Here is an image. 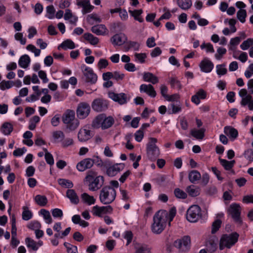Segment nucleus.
Wrapping results in <instances>:
<instances>
[{
    "instance_id": "f8f14e48",
    "label": "nucleus",
    "mask_w": 253,
    "mask_h": 253,
    "mask_svg": "<svg viewBox=\"0 0 253 253\" xmlns=\"http://www.w3.org/2000/svg\"><path fill=\"white\" fill-rule=\"evenodd\" d=\"M84 75L85 78L86 82L91 84H95L97 80V76L94 73L93 70L90 67L85 65L82 66Z\"/></svg>"
},
{
    "instance_id": "37998d69",
    "label": "nucleus",
    "mask_w": 253,
    "mask_h": 253,
    "mask_svg": "<svg viewBox=\"0 0 253 253\" xmlns=\"http://www.w3.org/2000/svg\"><path fill=\"white\" fill-rule=\"evenodd\" d=\"M134 56L135 58V61L136 62H138L140 63H144L145 59L147 57V55L145 53H135Z\"/></svg>"
},
{
    "instance_id": "473e14b6",
    "label": "nucleus",
    "mask_w": 253,
    "mask_h": 253,
    "mask_svg": "<svg viewBox=\"0 0 253 253\" xmlns=\"http://www.w3.org/2000/svg\"><path fill=\"white\" fill-rule=\"evenodd\" d=\"M83 37L85 40L87 41L92 45H95L99 42L98 38L94 37L92 34L90 33H85L84 34Z\"/></svg>"
},
{
    "instance_id": "6e6d98bb",
    "label": "nucleus",
    "mask_w": 253,
    "mask_h": 253,
    "mask_svg": "<svg viewBox=\"0 0 253 253\" xmlns=\"http://www.w3.org/2000/svg\"><path fill=\"white\" fill-rule=\"evenodd\" d=\"M47 14L46 16L49 19H52L54 17L55 9L53 5H49L46 7Z\"/></svg>"
},
{
    "instance_id": "a18cd8bd",
    "label": "nucleus",
    "mask_w": 253,
    "mask_h": 253,
    "mask_svg": "<svg viewBox=\"0 0 253 253\" xmlns=\"http://www.w3.org/2000/svg\"><path fill=\"white\" fill-rule=\"evenodd\" d=\"M247 12L245 9H240L237 13V17L240 21L244 23L246 21Z\"/></svg>"
},
{
    "instance_id": "0e129e2a",
    "label": "nucleus",
    "mask_w": 253,
    "mask_h": 253,
    "mask_svg": "<svg viewBox=\"0 0 253 253\" xmlns=\"http://www.w3.org/2000/svg\"><path fill=\"white\" fill-rule=\"evenodd\" d=\"M15 39L16 41H19L20 43L24 45L26 43V39L23 38V34L21 33H17L14 35Z\"/></svg>"
},
{
    "instance_id": "c756f323",
    "label": "nucleus",
    "mask_w": 253,
    "mask_h": 253,
    "mask_svg": "<svg viewBox=\"0 0 253 253\" xmlns=\"http://www.w3.org/2000/svg\"><path fill=\"white\" fill-rule=\"evenodd\" d=\"M30 61L31 59L30 57L27 54H24L20 57L18 61V64L21 67L26 68L29 66Z\"/></svg>"
},
{
    "instance_id": "a878e982",
    "label": "nucleus",
    "mask_w": 253,
    "mask_h": 253,
    "mask_svg": "<svg viewBox=\"0 0 253 253\" xmlns=\"http://www.w3.org/2000/svg\"><path fill=\"white\" fill-rule=\"evenodd\" d=\"M75 43L70 39H67L63 42L58 46V49L60 50L62 48L64 50L67 49H72L75 48Z\"/></svg>"
},
{
    "instance_id": "f03ea898",
    "label": "nucleus",
    "mask_w": 253,
    "mask_h": 253,
    "mask_svg": "<svg viewBox=\"0 0 253 253\" xmlns=\"http://www.w3.org/2000/svg\"><path fill=\"white\" fill-rule=\"evenodd\" d=\"M62 121L65 124L66 128L70 130H75L80 125L78 119L75 118V112L71 110H67L64 113Z\"/></svg>"
},
{
    "instance_id": "393cba45",
    "label": "nucleus",
    "mask_w": 253,
    "mask_h": 253,
    "mask_svg": "<svg viewBox=\"0 0 253 253\" xmlns=\"http://www.w3.org/2000/svg\"><path fill=\"white\" fill-rule=\"evenodd\" d=\"M143 79L144 81L149 82L152 84H156L159 82L158 78L150 72H145L143 74Z\"/></svg>"
},
{
    "instance_id": "8fccbe9b",
    "label": "nucleus",
    "mask_w": 253,
    "mask_h": 253,
    "mask_svg": "<svg viewBox=\"0 0 253 253\" xmlns=\"http://www.w3.org/2000/svg\"><path fill=\"white\" fill-rule=\"evenodd\" d=\"M186 191L192 197H196L199 195V192L195 188V186L191 185L187 187Z\"/></svg>"
},
{
    "instance_id": "de8ad7c7",
    "label": "nucleus",
    "mask_w": 253,
    "mask_h": 253,
    "mask_svg": "<svg viewBox=\"0 0 253 253\" xmlns=\"http://www.w3.org/2000/svg\"><path fill=\"white\" fill-rule=\"evenodd\" d=\"M28 228L36 231L42 227L41 223L37 220L31 221L28 225Z\"/></svg>"
},
{
    "instance_id": "7c9ffc66",
    "label": "nucleus",
    "mask_w": 253,
    "mask_h": 253,
    "mask_svg": "<svg viewBox=\"0 0 253 253\" xmlns=\"http://www.w3.org/2000/svg\"><path fill=\"white\" fill-rule=\"evenodd\" d=\"M81 197L83 201L88 205H91L95 203L96 200L93 196H90L86 193H83Z\"/></svg>"
},
{
    "instance_id": "2f4dec72",
    "label": "nucleus",
    "mask_w": 253,
    "mask_h": 253,
    "mask_svg": "<svg viewBox=\"0 0 253 253\" xmlns=\"http://www.w3.org/2000/svg\"><path fill=\"white\" fill-rule=\"evenodd\" d=\"M177 4L182 9L186 10L191 7L192 3L191 0H177Z\"/></svg>"
},
{
    "instance_id": "c9c22d12",
    "label": "nucleus",
    "mask_w": 253,
    "mask_h": 253,
    "mask_svg": "<svg viewBox=\"0 0 253 253\" xmlns=\"http://www.w3.org/2000/svg\"><path fill=\"white\" fill-rule=\"evenodd\" d=\"M181 111V105L179 102H176V104L171 103L169 108V114H176Z\"/></svg>"
},
{
    "instance_id": "5fc2aeb1",
    "label": "nucleus",
    "mask_w": 253,
    "mask_h": 253,
    "mask_svg": "<svg viewBox=\"0 0 253 253\" xmlns=\"http://www.w3.org/2000/svg\"><path fill=\"white\" fill-rule=\"evenodd\" d=\"M174 193L178 198L185 199L187 197V194L179 188H176L174 190Z\"/></svg>"
},
{
    "instance_id": "338daca9",
    "label": "nucleus",
    "mask_w": 253,
    "mask_h": 253,
    "mask_svg": "<svg viewBox=\"0 0 253 253\" xmlns=\"http://www.w3.org/2000/svg\"><path fill=\"white\" fill-rule=\"evenodd\" d=\"M108 65V62L106 59L102 58L99 60L97 67L99 70L105 68Z\"/></svg>"
},
{
    "instance_id": "a19ab883",
    "label": "nucleus",
    "mask_w": 253,
    "mask_h": 253,
    "mask_svg": "<svg viewBox=\"0 0 253 253\" xmlns=\"http://www.w3.org/2000/svg\"><path fill=\"white\" fill-rule=\"evenodd\" d=\"M221 165L226 170H230L233 167L235 163L234 161H228L225 159H219Z\"/></svg>"
},
{
    "instance_id": "2eb2a0df",
    "label": "nucleus",
    "mask_w": 253,
    "mask_h": 253,
    "mask_svg": "<svg viewBox=\"0 0 253 253\" xmlns=\"http://www.w3.org/2000/svg\"><path fill=\"white\" fill-rule=\"evenodd\" d=\"M94 160L91 158H85L79 162L76 168L79 171H84L87 169H90L94 165Z\"/></svg>"
},
{
    "instance_id": "58836bf2",
    "label": "nucleus",
    "mask_w": 253,
    "mask_h": 253,
    "mask_svg": "<svg viewBox=\"0 0 253 253\" xmlns=\"http://www.w3.org/2000/svg\"><path fill=\"white\" fill-rule=\"evenodd\" d=\"M40 212L41 214L43 216V217L46 223L50 224L52 223V219L49 211L45 209H42Z\"/></svg>"
},
{
    "instance_id": "dca6fc26",
    "label": "nucleus",
    "mask_w": 253,
    "mask_h": 253,
    "mask_svg": "<svg viewBox=\"0 0 253 253\" xmlns=\"http://www.w3.org/2000/svg\"><path fill=\"white\" fill-rule=\"evenodd\" d=\"M93 134L90 130L86 127L81 128L78 134V138L80 141L85 142L90 139Z\"/></svg>"
},
{
    "instance_id": "f704fd0d",
    "label": "nucleus",
    "mask_w": 253,
    "mask_h": 253,
    "mask_svg": "<svg viewBox=\"0 0 253 253\" xmlns=\"http://www.w3.org/2000/svg\"><path fill=\"white\" fill-rule=\"evenodd\" d=\"M34 199L36 203L41 207L45 206L48 201L47 198L45 196L41 195H36Z\"/></svg>"
},
{
    "instance_id": "cd10ccee",
    "label": "nucleus",
    "mask_w": 253,
    "mask_h": 253,
    "mask_svg": "<svg viewBox=\"0 0 253 253\" xmlns=\"http://www.w3.org/2000/svg\"><path fill=\"white\" fill-rule=\"evenodd\" d=\"M140 43L137 42L128 41L126 43L124 48L126 51H128L130 49H133L135 51H138L140 48Z\"/></svg>"
},
{
    "instance_id": "69168bd1",
    "label": "nucleus",
    "mask_w": 253,
    "mask_h": 253,
    "mask_svg": "<svg viewBox=\"0 0 253 253\" xmlns=\"http://www.w3.org/2000/svg\"><path fill=\"white\" fill-rule=\"evenodd\" d=\"M201 49L206 48L207 52L213 53L214 52L213 47L211 43H203L201 45Z\"/></svg>"
},
{
    "instance_id": "39448f33",
    "label": "nucleus",
    "mask_w": 253,
    "mask_h": 253,
    "mask_svg": "<svg viewBox=\"0 0 253 253\" xmlns=\"http://www.w3.org/2000/svg\"><path fill=\"white\" fill-rule=\"evenodd\" d=\"M238 238L239 234L236 232L223 235L220 240L219 249L222 250L225 248L230 249L238 241Z\"/></svg>"
},
{
    "instance_id": "9b49d317",
    "label": "nucleus",
    "mask_w": 253,
    "mask_h": 253,
    "mask_svg": "<svg viewBox=\"0 0 253 253\" xmlns=\"http://www.w3.org/2000/svg\"><path fill=\"white\" fill-rule=\"evenodd\" d=\"M91 107L92 109L97 112H101L105 111L108 109V102L101 98L95 99L92 102Z\"/></svg>"
},
{
    "instance_id": "4c0bfd02",
    "label": "nucleus",
    "mask_w": 253,
    "mask_h": 253,
    "mask_svg": "<svg viewBox=\"0 0 253 253\" xmlns=\"http://www.w3.org/2000/svg\"><path fill=\"white\" fill-rule=\"evenodd\" d=\"M22 219L24 220H29L32 218L33 213L27 207H23V212L22 214Z\"/></svg>"
},
{
    "instance_id": "5701e85b",
    "label": "nucleus",
    "mask_w": 253,
    "mask_h": 253,
    "mask_svg": "<svg viewBox=\"0 0 253 253\" xmlns=\"http://www.w3.org/2000/svg\"><path fill=\"white\" fill-rule=\"evenodd\" d=\"M224 133L230 138L235 139L238 136L237 130L231 126H226L224 128Z\"/></svg>"
},
{
    "instance_id": "13d9d810",
    "label": "nucleus",
    "mask_w": 253,
    "mask_h": 253,
    "mask_svg": "<svg viewBox=\"0 0 253 253\" xmlns=\"http://www.w3.org/2000/svg\"><path fill=\"white\" fill-rule=\"evenodd\" d=\"M253 45V42H251V38L248 39L247 40L244 41L240 45V48L245 50L248 49L251 46Z\"/></svg>"
},
{
    "instance_id": "ea45409f",
    "label": "nucleus",
    "mask_w": 253,
    "mask_h": 253,
    "mask_svg": "<svg viewBox=\"0 0 253 253\" xmlns=\"http://www.w3.org/2000/svg\"><path fill=\"white\" fill-rule=\"evenodd\" d=\"M26 244L28 248H31L33 251H36L38 250V246H37V242L30 238H26L25 239Z\"/></svg>"
},
{
    "instance_id": "09e8293b",
    "label": "nucleus",
    "mask_w": 253,
    "mask_h": 253,
    "mask_svg": "<svg viewBox=\"0 0 253 253\" xmlns=\"http://www.w3.org/2000/svg\"><path fill=\"white\" fill-rule=\"evenodd\" d=\"M121 194V199L125 202H127L130 200V194L125 189L122 188L120 189Z\"/></svg>"
},
{
    "instance_id": "bf43d9fd",
    "label": "nucleus",
    "mask_w": 253,
    "mask_h": 253,
    "mask_svg": "<svg viewBox=\"0 0 253 253\" xmlns=\"http://www.w3.org/2000/svg\"><path fill=\"white\" fill-rule=\"evenodd\" d=\"M96 176H98L97 172L94 170H90L87 172L85 179L87 181L89 182L94 179Z\"/></svg>"
},
{
    "instance_id": "1a4fd4ad",
    "label": "nucleus",
    "mask_w": 253,
    "mask_h": 253,
    "mask_svg": "<svg viewBox=\"0 0 253 253\" xmlns=\"http://www.w3.org/2000/svg\"><path fill=\"white\" fill-rule=\"evenodd\" d=\"M90 112V107L88 103L83 102L78 104L76 113L79 119H84L88 116Z\"/></svg>"
},
{
    "instance_id": "680f3d73",
    "label": "nucleus",
    "mask_w": 253,
    "mask_h": 253,
    "mask_svg": "<svg viewBox=\"0 0 253 253\" xmlns=\"http://www.w3.org/2000/svg\"><path fill=\"white\" fill-rule=\"evenodd\" d=\"M12 86V82L10 81H2L0 83V88L1 90L9 89Z\"/></svg>"
},
{
    "instance_id": "6e6552de",
    "label": "nucleus",
    "mask_w": 253,
    "mask_h": 253,
    "mask_svg": "<svg viewBox=\"0 0 253 253\" xmlns=\"http://www.w3.org/2000/svg\"><path fill=\"white\" fill-rule=\"evenodd\" d=\"M241 208L240 205L237 203L231 204L228 208V212L231 215L234 220L238 223H241L242 220L241 218Z\"/></svg>"
},
{
    "instance_id": "052dcab7",
    "label": "nucleus",
    "mask_w": 253,
    "mask_h": 253,
    "mask_svg": "<svg viewBox=\"0 0 253 253\" xmlns=\"http://www.w3.org/2000/svg\"><path fill=\"white\" fill-rule=\"evenodd\" d=\"M221 224V221L220 219H216L215 220L212 225L211 233H215L220 228Z\"/></svg>"
},
{
    "instance_id": "c85d7f7f",
    "label": "nucleus",
    "mask_w": 253,
    "mask_h": 253,
    "mask_svg": "<svg viewBox=\"0 0 253 253\" xmlns=\"http://www.w3.org/2000/svg\"><path fill=\"white\" fill-rule=\"evenodd\" d=\"M135 253H150V249L145 244H136L134 246Z\"/></svg>"
},
{
    "instance_id": "9d476101",
    "label": "nucleus",
    "mask_w": 253,
    "mask_h": 253,
    "mask_svg": "<svg viewBox=\"0 0 253 253\" xmlns=\"http://www.w3.org/2000/svg\"><path fill=\"white\" fill-rule=\"evenodd\" d=\"M190 238L189 236H184L182 238L177 239L173 243L174 246L181 252H187L190 248Z\"/></svg>"
},
{
    "instance_id": "79ce46f5",
    "label": "nucleus",
    "mask_w": 253,
    "mask_h": 253,
    "mask_svg": "<svg viewBox=\"0 0 253 253\" xmlns=\"http://www.w3.org/2000/svg\"><path fill=\"white\" fill-rule=\"evenodd\" d=\"M216 73L219 76L224 75L227 73V70L224 64L216 65Z\"/></svg>"
},
{
    "instance_id": "e433bc0d",
    "label": "nucleus",
    "mask_w": 253,
    "mask_h": 253,
    "mask_svg": "<svg viewBox=\"0 0 253 253\" xmlns=\"http://www.w3.org/2000/svg\"><path fill=\"white\" fill-rule=\"evenodd\" d=\"M206 246L207 250L210 253L215 251L217 248V244L212 240H209L206 242Z\"/></svg>"
},
{
    "instance_id": "603ef678",
    "label": "nucleus",
    "mask_w": 253,
    "mask_h": 253,
    "mask_svg": "<svg viewBox=\"0 0 253 253\" xmlns=\"http://www.w3.org/2000/svg\"><path fill=\"white\" fill-rule=\"evenodd\" d=\"M64 246L67 249L68 253H77V247L75 246L72 245L70 243L65 242Z\"/></svg>"
},
{
    "instance_id": "4468645a",
    "label": "nucleus",
    "mask_w": 253,
    "mask_h": 253,
    "mask_svg": "<svg viewBox=\"0 0 253 253\" xmlns=\"http://www.w3.org/2000/svg\"><path fill=\"white\" fill-rule=\"evenodd\" d=\"M108 96L121 105L125 104L127 102L126 94L124 93H116L114 92H109Z\"/></svg>"
},
{
    "instance_id": "4be33fe9",
    "label": "nucleus",
    "mask_w": 253,
    "mask_h": 253,
    "mask_svg": "<svg viewBox=\"0 0 253 253\" xmlns=\"http://www.w3.org/2000/svg\"><path fill=\"white\" fill-rule=\"evenodd\" d=\"M91 31L97 35H104L107 31V29L104 25L98 24L92 26Z\"/></svg>"
},
{
    "instance_id": "bb28decb",
    "label": "nucleus",
    "mask_w": 253,
    "mask_h": 253,
    "mask_svg": "<svg viewBox=\"0 0 253 253\" xmlns=\"http://www.w3.org/2000/svg\"><path fill=\"white\" fill-rule=\"evenodd\" d=\"M13 130V127L11 124L8 122H4L0 128L1 132L5 135H9Z\"/></svg>"
},
{
    "instance_id": "e2e57ef3",
    "label": "nucleus",
    "mask_w": 253,
    "mask_h": 253,
    "mask_svg": "<svg viewBox=\"0 0 253 253\" xmlns=\"http://www.w3.org/2000/svg\"><path fill=\"white\" fill-rule=\"evenodd\" d=\"M226 53V49L223 47H219L217 49V53L215 54V57L217 60H220L222 56Z\"/></svg>"
},
{
    "instance_id": "aec40b11",
    "label": "nucleus",
    "mask_w": 253,
    "mask_h": 253,
    "mask_svg": "<svg viewBox=\"0 0 253 253\" xmlns=\"http://www.w3.org/2000/svg\"><path fill=\"white\" fill-rule=\"evenodd\" d=\"M140 92H144L151 97H155L156 96V92L154 87L150 84H142L140 86Z\"/></svg>"
},
{
    "instance_id": "ddd939ff",
    "label": "nucleus",
    "mask_w": 253,
    "mask_h": 253,
    "mask_svg": "<svg viewBox=\"0 0 253 253\" xmlns=\"http://www.w3.org/2000/svg\"><path fill=\"white\" fill-rule=\"evenodd\" d=\"M104 177L103 176H96L93 180L89 181L88 189L91 191H96L102 186L104 184Z\"/></svg>"
},
{
    "instance_id": "4d7b16f0",
    "label": "nucleus",
    "mask_w": 253,
    "mask_h": 253,
    "mask_svg": "<svg viewBox=\"0 0 253 253\" xmlns=\"http://www.w3.org/2000/svg\"><path fill=\"white\" fill-rule=\"evenodd\" d=\"M59 183L60 185L65 186L68 188H71L73 187V184L72 181L65 179H60Z\"/></svg>"
},
{
    "instance_id": "f257e3e1",
    "label": "nucleus",
    "mask_w": 253,
    "mask_h": 253,
    "mask_svg": "<svg viewBox=\"0 0 253 253\" xmlns=\"http://www.w3.org/2000/svg\"><path fill=\"white\" fill-rule=\"evenodd\" d=\"M116 197V190L110 186L103 187L100 191L99 200L104 205H109Z\"/></svg>"
},
{
    "instance_id": "a211bd4d",
    "label": "nucleus",
    "mask_w": 253,
    "mask_h": 253,
    "mask_svg": "<svg viewBox=\"0 0 253 253\" xmlns=\"http://www.w3.org/2000/svg\"><path fill=\"white\" fill-rule=\"evenodd\" d=\"M201 70L205 73H210L213 68V64L208 58H204L199 65Z\"/></svg>"
},
{
    "instance_id": "49530a36",
    "label": "nucleus",
    "mask_w": 253,
    "mask_h": 253,
    "mask_svg": "<svg viewBox=\"0 0 253 253\" xmlns=\"http://www.w3.org/2000/svg\"><path fill=\"white\" fill-rule=\"evenodd\" d=\"M52 136L55 140L62 141L64 138L65 135L62 131L57 130L53 132Z\"/></svg>"
},
{
    "instance_id": "20e7f679",
    "label": "nucleus",
    "mask_w": 253,
    "mask_h": 253,
    "mask_svg": "<svg viewBox=\"0 0 253 253\" xmlns=\"http://www.w3.org/2000/svg\"><path fill=\"white\" fill-rule=\"evenodd\" d=\"M157 142L156 138L150 137L146 145L147 156L152 161L156 160L160 154V149L156 145Z\"/></svg>"
},
{
    "instance_id": "412c9836",
    "label": "nucleus",
    "mask_w": 253,
    "mask_h": 253,
    "mask_svg": "<svg viewBox=\"0 0 253 253\" xmlns=\"http://www.w3.org/2000/svg\"><path fill=\"white\" fill-rule=\"evenodd\" d=\"M66 196L69 199L71 203L74 205H77L80 202L79 198L73 189H68L66 192Z\"/></svg>"
},
{
    "instance_id": "864d4df0",
    "label": "nucleus",
    "mask_w": 253,
    "mask_h": 253,
    "mask_svg": "<svg viewBox=\"0 0 253 253\" xmlns=\"http://www.w3.org/2000/svg\"><path fill=\"white\" fill-rule=\"evenodd\" d=\"M91 212L94 215L99 217L103 214L102 207L98 206L93 207Z\"/></svg>"
},
{
    "instance_id": "c03bdc74",
    "label": "nucleus",
    "mask_w": 253,
    "mask_h": 253,
    "mask_svg": "<svg viewBox=\"0 0 253 253\" xmlns=\"http://www.w3.org/2000/svg\"><path fill=\"white\" fill-rule=\"evenodd\" d=\"M120 169L118 165H115L110 167L107 169V173L109 175L114 176L116 175L119 171Z\"/></svg>"
},
{
    "instance_id": "7ed1b4c3",
    "label": "nucleus",
    "mask_w": 253,
    "mask_h": 253,
    "mask_svg": "<svg viewBox=\"0 0 253 253\" xmlns=\"http://www.w3.org/2000/svg\"><path fill=\"white\" fill-rule=\"evenodd\" d=\"M114 119L111 116L106 117L104 114L98 115L93 121L92 126L93 127H99L107 129L110 127L114 123Z\"/></svg>"
},
{
    "instance_id": "3c124183",
    "label": "nucleus",
    "mask_w": 253,
    "mask_h": 253,
    "mask_svg": "<svg viewBox=\"0 0 253 253\" xmlns=\"http://www.w3.org/2000/svg\"><path fill=\"white\" fill-rule=\"evenodd\" d=\"M241 41L240 38L236 37L234 38H232L230 41V44L231 45L229 47V49L231 50H234L235 47L234 46H237L239 44Z\"/></svg>"
},
{
    "instance_id": "774afa93",
    "label": "nucleus",
    "mask_w": 253,
    "mask_h": 253,
    "mask_svg": "<svg viewBox=\"0 0 253 253\" xmlns=\"http://www.w3.org/2000/svg\"><path fill=\"white\" fill-rule=\"evenodd\" d=\"M51 212L52 216L55 218H61L63 215L62 211L58 208L52 210Z\"/></svg>"
},
{
    "instance_id": "b1692460",
    "label": "nucleus",
    "mask_w": 253,
    "mask_h": 253,
    "mask_svg": "<svg viewBox=\"0 0 253 253\" xmlns=\"http://www.w3.org/2000/svg\"><path fill=\"white\" fill-rule=\"evenodd\" d=\"M205 129L201 128L199 129L193 128L190 130V134L197 139H203L205 136Z\"/></svg>"
},
{
    "instance_id": "f3484780",
    "label": "nucleus",
    "mask_w": 253,
    "mask_h": 253,
    "mask_svg": "<svg viewBox=\"0 0 253 253\" xmlns=\"http://www.w3.org/2000/svg\"><path fill=\"white\" fill-rule=\"evenodd\" d=\"M78 6L83 8V14L89 13L93 8V6L90 5L89 0H76Z\"/></svg>"
},
{
    "instance_id": "423d86ee",
    "label": "nucleus",
    "mask_w": 253,
    "mask_h": 253,
    "mask_svg": "<svg viewBox=\"0 0 253 253\" xmlns=\"http://www.w3.org/2000/svg\"><path fill=\"white\" fill-rule=\"evenodd\" d=\"M166 225L165 218L157 212L153 217L151 230L153 233L159 234L163 232Z\"/></svg>"
},
{
    "instance_id": "6ab92c4d",
    "label": "nucleus",
    "mask_w": 253,
    "mask_h": 253,
    "mask_svg": "<svg viewBox=\"0 0 253 253\" xmlns=\"http://www.w3.org/2000/svg\"><path fill=\"white\" fill-rule=\"evenodd\" d=\"M126 39L125 36L122 34H117L114 35L111 39V42L114 45H122L126 41Z\"/></svg>"
},
{
    "instance_id": "72a5a7b5",
    "label": "nucleus",
    "mask_w": 253,
    "mask_h": 253,
    "mask_svg": "<svg viewBox=\"0 0 253 253\" xmlns=\"http://www.w3.org/2000/svg\"><path fill=\"white\" fill-rule=\"evenodd\" d=\"M188 178L191 183H195L201 178V175L198 171L193 170L189 173Z\"/></svg>"
},
{
    "instance_id": "0eeeda50",
    "label": "nucleus",
    "mask_w": 253,
    "mask_h": 253,
    "mask_svg": "<svg viewBox=\"0 0 253 253\" xmlns=\"http://www.w3.org/2000/svg\"><path fill=\"white\" fill-rule=\"evenodd\" d=\"M201 216V209L198 205H192L187 211L186 218L189 222H196Z\"/></svg>"
}]
</instances>
